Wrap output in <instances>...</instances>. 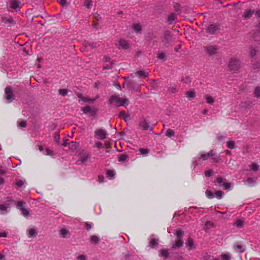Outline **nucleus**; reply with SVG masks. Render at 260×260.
Wrapping results in <instances>:
<instances>
[{"mask_svg": "<svg viewBox=\"0 0 260 260\" xmlns=\"http://www.w3.org/2000/svg\"><path fill=\"white\" fill-rule=\"evenodd\" d=\"M110 103L117 107L126 106L128 105V100L126 98H121L118 95H113L109 100Z\"/></svg>", "mask_w": 260, "mask_h": 260, "instance_id": "f257e3e1", "label": "nucleus"}, {"mask_svg": "<svg viewBox=\"0 0 260 260\" xmlns=\"http://www.w3.org/2000/svg\"><path fill=\"white\" fill-rule=\"evenodd\" d=\"M241 62L240 58L238 57H232L228 63V68L229 70L232 71H237L241 67Z\"/></svg>", "mask_w": 260, "mask_h": 260, "instance_id": "f03ea898", "label": "nucleus"}, {"mask_svg": "<svg viewBox=\"0 0 260 260\" xmlns=\"http://www.w3.org/2000/svg\"><path fill=\"white\" fill-rule=\"evenodd\" d=\"M175 234L176 236L177 239L176 240L175 243L172 245V247L173 248L175 249L183 245V241L182 238L183 235V233L180 230H178L175 232Z\"/></svg>", "mask_w": 260, "mask_h": 260, "instance_id": "7ed1b4c3", "label": "nucleus"}, {"mask_svg": "<svg viewBox=\"0 0 260 260\" xmlns=\"http://www.w3.org/2000/svg\"><path fill=\"white\" fill-rule=\"evenodd\" d=\"M5 97L8 103H10L14 99V95L13 93L12 89L10 87H7L5 89Z\"/></svg>", "mask_w": 260, "mask_h": 260, "instance_id": "20e7f679", "label": "nucleus"}, {"mask_svg": "<svg viewBox=\"0 0 260 260\" xmlns=\"http://www.w3.org/2000/svg\"><path fill=\"white\" fill-rule=\"evenodd\" d=\"M107 135L106 131L102 128H99L95 131V137L100 140H104Z\"/></svg>", "mask_w": 260, "mask_h": 260, "instance_id": "39448f33", "label": "nucleus"}, {"mask_svg": "<svg viewBox=\"0 0 260 260\" xmlns=\"http://www.w3.org/2000/svg\"><path fill=\"white\" fill-rule=\"evenodd\" d=\"M215 184L219 187H223L226 189H228L230 187V184L225 182L224 180L220 177L217 178Z\"/></svg>", "mask_w": 260, "mask_h": 260, "instance_id": "423d86ee", "label": "nucleus"}, {"mask_svg": "<svg viewBox=\"0 0 260 260\" xmlns=\"http://www.w3.org/2000/svg\"><path fill=\"white\" fill-rule=\"evenodd\" d=\"M25 204V203L22 201L18 202L17 203V207L18 209L21 211V214L24 217H27L29 215V211L23 207V206Z\"/></svg>", "mask_w": 260, "mask_h": 260, "instance_id": "0eeeda50", "label": "nucleus"}, {"mask_svg": "<svg viewBox=\"0 0 260 260\" xmlns=\"http://www.w3.org/2000/svg\"><path fill=\"white\" fill-rule=\"evenodd\" d=\"M213 156V151L211 150L208 153L201 152L199 154V159H202L204 160H207L210 157H211Z\"/></svg>", "mask_w": 260, "mask_h": 260, "instance_id": "6e6552de", "label": "nucleus"}, {"mask_svg": "<svg viewBox=\"0 0 260 260\" xmlns=\"http://www.w3.org/2000/svg\"><path fill=\"white\" fill-rule=\"evenodd\" d=\"M171 35L170 32L166 31L164 34V37L162 39V42L164 46H167L170 41L171 40Z\"/></svg>", "mask_w": 260, "mask_h": 260, "instance_id": "1a4fd4ad", "label": "nucleus"}, {"mask_svg": "<svg viewBox=\"0 0 260 260\" xmlns=\"http://www.w3.org/2000/svg\"><path fill=\"white\" fill-rule=\"evenodd\" d=\"M117 45L119 49H127L129 47V44L127 41L123 39H120Z\"/></svg>", "mask_w": 260, "mask_h": 260, "instance_id": "9d476101", "label": "nucleus"}, {"mask_svg": "<svg viewBox=\"0 0 260 260\" xmlns=\"http://www.w3.org/2000/svg\"><path fill=\"white\" fill-rule=\"evenodd\" d=\"M10 6L11 8L16 10L17 11H19L20 6V3L19 1L17 0H12L10 2Z\"/></svg>", "mask_w": 260, "mask_h": 260, "instance_id": "9b49d317", "label": "nucleus"}, {"mask_svg": "<svg viewBox=\"0 0 260 260\" xmlns=\"http://www.w3.org/2000/svg\"><path fill=\"white\" fill-rule=\"evenodd\" d=\"M207 52L210 55L214 54L217 50L216 46H208L206 48Z\"/></svg>", "mask_w": 260, "mask_h": 260, "instance_id": "f8f14e48", "label": "nucleus"}, {"mask_svg": "<svg viewBox=\"0 0 260 260\" xmlns=\"http://www.w3.org/2000/svg\"><path fill=\"white\" fill-rule=\"evenodd\" d=\"M258 51V47L251 46L249 49V54L250 57H253L257 54Z\"/></svg>", "mask_w": 260, "mask_h": 260, "instance_id": "ddd939ff", "label": "nucleus"}, {"mask_svg": "<svg viewBox=\"0 0 260 260\" xmlns=\"http://www.w3.org/2000/svg\"><path fill=\"white\" fill-rule=\"evenodd\" d=\"M186 245L189 250H192L196 248V245L194 243L193 240L190 238H189L187 239Z\"/></svg>", "mask_w": 260, "mask_h": 260, "instance_id": "4468645a", "label": "nucleus"}, {"mask_svg": "<svg viewBox=\"0 0 260 260\" xmlns=\"http://www.w3.org/2000/svg\"><path fill=\"white\" fill-rule=\"evenodd\" d=\"M105 64L104 68L106 69H111L112 67V62L110 61V58L108 56L104 57Z\"/></svg>", "mask_w": 260, "mask_h": 260, "instance_id": "2eb2a0df", "label": "nucleus"}, {"mask_svg": "<svg viewBox=\"0 0 260 260\" xmlns=\"http://www.w3.org/2000/svg\"><path fill=\"white\" fill-rule=\"evenodd\" d=\"M77 96L78 98H79L81 101H83L84 102H93L94 101V100L90 99L87 96H84L82 94H78Z\"/></svg>", "mask_w": 260, "mask_h": 260, "instance_id": "dca6fc26", "label": "nucleus"}, {"mask_svg": "<svg viewBox=\"0 0 260 260\" xmlns=\"http://www.w3.org/2000/svg\"><path fill=\"white\" fill-rule=\"evenodd\" d=\"M60 235L62 238H68L70 236V233L68 230L66 229L62 228L59 231Z\"/></svg>", "mask_w": 260, "mask_h": 260, "instance_id": "f3484780", "label": "nucleus"}, {"mask_svg": "<svg viewBox=\"0 0 260 260\" xmlns=\"http://www.w3.org/2000/svg\"><path fill=\"white\" fill-rule=\"evenodd\" d=\"M235 250L239 253H242L243 251V247L241 244L239 243H236L234 245Z\"/></svg>", "mask_w": 260, "mask_h": 260, "instance_id": "a211bd4d", "label": "nucleus"}, {"mask_svg": "<svg viewBox=\"0 0 260 260\" xmlns=\"http://www.w3.org/2000/svg\"><path fill=\"white\" fill-rule=\"evenodd\" d=\"M218 26L215 24H211L208 28V31L210 34H214L217 29Z\"/></svg>", "mask_w": 260, "mask_h": 260, "instance_id": "6ab92c4d", "label": "nucleus"}, {"mask_svg": "<svg viewBox=\"0 0 260 260\" xmlns=\"http://www.w3.org/2000/svg\"><path fill=\"white\" fill-rule=\"evenodd\" d=\"M139 127L144 130H146L149 127V125L145 120H142L139 123Z\"/></svg>", "mask_w": 260, "mask_h": 260, "instance_id": "aec40b11", "label": "nucleus"}, {"mask_svg": "<svg viewBox=\"0 0 260 260\" xmlns=\"http://www.w3.org/2000/svg\"><path fill=\"white\" fill-rule=\"evenodd\" d=\"M176 15L173 13L169 15L168 21L170 24H173L176 22Z\"/></svg>", "mask_w": 260, "mask_h": 260, "instance_id": "412c9836", "label": "nucleus"}, {"mask_svg": "<svg viewBox=\"0 0 260 260\" xmlns=\"http://www.w3.org/2000/svg\"><path fill=\"white\" fill-rule=\"evenodd\" d=\"M249 169L254 171L256 172L259 170V166L255 162H252L249 166Z\"/></svg>", "mask_w": 260, "mask_h": 260, "instance_id": "4be33fe9", "label": "nucleus"}, {"mask_svg": "<svg viewBox=\"0 0 260 260\" xmlns=\"http://www.w3.org/2000/svg\"><path fill=\"white\" fill-rule=\"evenodd\" d=\"M256 180V177L248 178L246 180V182L249 186H252L255 184Z\"/></svg>", "mask_w": 260, "mask_h": 260, "instance_id": "5701e85b", "label": "nucleus"}, {"mask_svg": "<svg viewBox=\"0 0 260 260\" xmlns=\"http://www.w3.org/2000/svg\"><path fill=\"white\" fill-rule=\"evenodd\" d=\"M186 95L189 100L193 99L196 96V93L193 90H190L186 92Z\"/></svg>", "mask_w": 260, "mask_h": 260, "instance_id": "b1692460", "label": "nucleus"}, {"mask_svg": "<svg viewBox=\"0 0 260 260\" xmlns=\"http://www.w3.org/2000/svg\"><path fill=\"white\" fill-rule=\"evenodd\" d=\"M36 234V231L34 229L31 228L27 230L28 237H32L35 236Z\"/></svg>", "mask_w": 260, "mask_h": 260, "instance_id": "393cba45", "label": "nucleus"}, {"mask_svg": "<svg viewBox=\"0 0 260 260\" xmlns=\"http://www.w3.org/2000/svg\"><path fill=\"white\" fill-rule=\"evenodd\" d=\"M115 174V172L113 170H108L107 171V173H106L107 177L108 178H109L110 179H113Z\"/></svg>", "mask_w": 260, "mask_h": 260, "instance_id": "a878e982", "label": "nucleus"}, {"mask_svg": "<svg viewBox=\"0 0 260 260\" xmlns=\"http://www.w3.org/2000/svg\"><path fill=\"white\" fill-rule=\"evenodd\" d=\"M133 28L135 31L138 32H140L142 29L141 25L138 23L134 24L133 26Z\"/></svg>", "mask_w": 260, "mask_h": 260, "instance_id": "bb28decb", "label": "nucleus"}, {"mask_svg": "<svg viewBox=\"0 0 260 260\" xmlns=\"http://www.w3.org/2000/svg\"><path fill=\"white\" fill-rule=\"evenodd\" d=\"M158 240L157 239H152L149 242V245L152 248H154L158 245Z\"/></svg>", "mask_w": 260, "mask_h": 260, "instance_id": "cd10ccee", "label": "nucleus"}, {"mask_svg": "<svg viewBox=\"0 0 260 260\" xmlns=\"http://www.w3.org/2000/svg\"><path fill=\"white\" fill-rule=\"evenodd\" d=\"M207 197L209 199H212L214 197V192L211 190H207L205 192Z\"/></svg>", "mask_w": 260, "mask_h": 260, "instance_id": "c85d7f7f", "label": "nucleus"}, {"mask_svg": "<svg viewBox=\"0 0 260 260\" xmlns=\"http://www.w3.org/2000/svg\"><path fill=\"white\" fill-rule=\"evenodd\" d=\"M253 39L255 41H260V33L259 31H256L252 36Z\"/></svg>", "mask_w": 260, "mask_h": 260, "instance_id": "c756f323", "label": "nucleus"}, {"mask_svg": "<svg viewBox=\"0 0 260 260\" xmlns=\"http://www.w3.org/2000/svg\"><path fill=\"white\" fill-rule=\"evenodd\" d=\"M169 255V253L167 250L162 249L160 251V256H163L165 258H167Z\"/></svg>", "mask_w": 260, "mask_h": 260, "instance_id": "7c9ffc66", "label": "nucleus"}, {"mask_svg": "<svg viewBox=\"0 0 260 260\" xmlns=\"http://www.w3.org/2000/svg\"><path fill=\"white\" fill-rule=\"evenodd\" d=\"M175 135L174 131L172 129H168L166 132V136L168 137H171Z\"/></svg>", "mask_w": 260, "mask_h": 260, "instance_id": "2f4dec72", "label": "nucleus"}, {"mask_svg": "<svg viewBox=\"0 0 260 260\" xmlns=\"http://www.w3.org/2000/svg\"><path fill=\"white\" fill-rule=\"evenodd\" d=\"M137 73L139 76L143 77L144 78L146 77L148 75L147 72L141 70L138 71Z\"/></svg>", "mask_w": 260, "mask_h": 260, "instance_id": "473e14b6", "label": "nucleus"}, {"mask_svg": "<svg viewBox=\"0 0 260 260\" xmlns=\"http://www.w3.org/2000/svg\"><path fill=\"white\" fill-rule=\"evenodd\" d=\"M205 99L206 100L208 104H213L214 102V99L212 97L208 95H205Z\"/></svg>", "mask_w": 260, "mask_h": 260, "instance_id": "72a5a7b5", "label": "nucleus"}, {"mask_svg": "<svg viewBox=\"0 0 260 260\" xmlns=\"http://www.w3.org/2000/svg\"><path fill=\"white\" fill-rule=\"evenodd\" d=\"M214 197L218 199H221L223 197V193L221 191H215L214 192Z\"/></svg>", "mask_w": 260, "mask_h": 260, "instance_id": "f704fd0d", "label": "nucleus"}, {"mask_svg": "<svg viewBox=\"0 0 260 260\" xmlns=\"http://www.w3.org/2000/svg\"><path fill=\"white\" fill-rule=\"evenodd\" d=\"M234 225L237 228H241L243 224V221L241 219H238L236 222L234 223Z\"/></svg>", "mask_w": 260, "mask_h": 260, "instance_id": "c9c22d12", "label": "nucleus"}, {"mask_svg": "<svg viewBox=\"0 0 260 260\" xmlns=\"http://www.w3.org/2000/svg\"><path fill=\"white\" fill-rule=\"evenodd\" d=\"M82 111L85 114H88L91 111V108L89 106H85L82 108Z\"/></svg>", "mask_w": 260, "mask_h": 260, "instance_id": "e433bc0d", "label": "nucleus"}, {"mask_svg": "<svg viewBox=\"0 0 260 260\" xmlns=\"http://www.w3.org/2000/svg\"><path fill=\"white\" fill-rule=\"evenodd\" d=\"M91 242L94 243H96L99 241V238L96 236H92L90 238Z\"/></svg>", "mask_w": 260, "mask_h": 260, "instance_id": "4c0bfd02", "label": "nucleus"}, {"mask_svg": "<svg viewBox=\"0 0 260 260\" xmlns=\"http://www.w3.org/2000/svg\"><path fill=\"white\" fill-rule=\"evenodd\" d=\"M227 147L230 149H233L235 147V143L232 141L227 142Z\"/></svg>", "mask_w": 260, "mask_h": 260, "instance_id": "58836bf2", "label": "nucleus"}, {"mask_svg": "<svg viewBox=\"0 0 260 260\" xmlns=\"http://www.w3.org/2000/svg\"><path fill=\"white\" fill-rule=\"evenodd\" d=\"M255 96L257 98L260 97V87L257 86L254 90Z\"/></svg>", "mask_w": 260, "mask_h": 260, "instance_id": "ea45409f", "label": "nucleus"}, {"mask_svg": "<svg viewBox=\"0 0 260 260\" xmlns=\"http://www.w3.org/2000/svg\"><path fill=\"white\" fill-rule=\"evenodd\" d=\"M223 260H229L230 258V254L229 253H223L221 255Z\"/></svg>", "mask_w": 260, "mask_h": 260, "instance_id": "a19ab883", "label": "nucleus"}, {"mask_svg": "<svg viewBox=\"0 0 260 260\" xmlns=\"http://www.w3.org/2000/svg\"><path fill=\"white\" fill-rule=\"evenodd\" d=\"M69 147L71 149H72L73 150L76 149L77 148V144H76V142H72L70 143L69 144Z\"/></svg>", "mask_w": 260, "mask_h": 260, "instance_id": "79ce46f5", "label": "nucleus"}, {"mask_svg": "<svg viewBox=\"0 0 260 260\" xmlns=\"http://www.w3.org/2000/svg\"><path fill=\"white\" fill-rule=\"evenodd\" d=\"M127 158V155L125 154H121L119 157L118 160L120 161H125Z\"/></svg>", "mask_w": 260, "mask_h": 260, "instance_id": "37998d69", "label": "nucleus"}, {"mask_svg": "<svg viewBox=\"0 0 260 260\" xmlns=\"http://www.w3.org/2000/svg\"><path fill=\"white\" fill-rule=\"evenodd\" d=\"M119 117L126 120V113L125 111H121L119 114Z\"/></svg>", "mask_w": 260, "mask_h": 260, "instance_id": "c03bdc74", "label": "nucleus"}, {"mask_svg": "<svg viewBox=\"0 0 260 260\" xmlns=\"http://www.w3.org/2000/svg\"><path fill=\"white\" fill-rule=\"evenodd\" d=\"M254 13L253 11L248 10L247 11L246 13H245V18H249L250 17L252 14Z\"/></svg>", "mask_w": 260, "mask_h": 260, "instance_id": "a18cd8bd", "label": "nucleus"}, {"mask_svg": "<svg viewBox=\"0 0 260 260\" xmlns=\"http://www.w3.org/2000/svg\"><path fill=\"white\" fill-rule=\"evenodd\" d=\"M67 92L68 91L66 89H61L59 90V93L62 96L66 95Z\"/></svg>", "mask_w": 260, "mask_h": 260, "instance_id": "49530a36", "label": "nucleus"}, {"mask_svg": "<svg viewBox=\"0 0 260 260\" xmlns=\"http://www.w3.org/2000/svg\"><path fill=\"white\" fill-rule=\"evenodd\" d=\"M8 208V206L4 204H1L0 205V210L1 211H5L7 210Z\"/></svg>", "mask_w": 260, "mask_h": 260, "instance_id": "de8ad7c7", "label": "nucleus"}, {"mask_svg": "<svg viewBox=\"0 0 260 260\" xmlns=\"http://www.w3.org/2000/svg\"><path fill=\"white\" fill-rule=\"evenodd\" d=\"M18 124L19 126L21 127H24L26 126V123L25 121L22 120L20 122H18Z\"/></svg>", "mask_w": 260, "mask_h": 260, "instance_id": "09e8293b", "label": "nucleus"}, {"mask_svg": "<svg viewBox=\"0 0 260 260\" xmlns=\"http://www.w3.org/2000/svg\"><path fill=\"white\" fill-rule=\"evenodd\" d=\"M85 5L87 8H90L91 6V1L90 0H86L84 2Z\"/></svg>", "mask_w": 260, "mask_h": 260, "instance_id": "8fccbe9b", "label": "nucleus"}, {"mask_svg": "<svg viewBox=\"0 0 260 260\" xmlns=\"http://www.w3.org/2000/svg\"><path fill=\"white\" fill-rule=\"evenodd\" d=\"M140 151L143 155L147 154L148 153V150L147 149L141 148Z\"/></svg>", "mask_w": 260, "mask_h": 260, "instance_id": "3c124183", "label": "nucleus"}, {"mask_svg": "<svg viewBox=\"0 0 260 260\" xmlns=\"http://www.w3.org/2000/svg\"><path fill=\"white\" fill-rule=\"evenodd\" d=\"M77 260H86V256L85 255H80L77 257Z\"/></svg>", "mask_w": 260, "mask_h": 260, "instance_id": "603ef678", "label": "nucleus"}, {"mask_svg": "<svg viewBox=\"0 0 260 260\" xmlns=\"http://www.w3.org/2000/svg\"><path fill=\"white\" fill-rule=\"evenodd\" d=\"M212 171L211 170L205 171V175L206 177H210L212 174Z\"/></svg>", "mask_w": 260, "mask_h": 260, "instance_id": "864d4df0", "label": "nucleus"}, {"mask_svg": "<svg viewBox=\"0 0 260 260\" xmlns=\"http://www.w3.org/2000/svg\"><path fill=\"white\" fill-rule=\"evenodd\" d=\"M23 184H24L23 181L21 180H19L17 181V182H16V185L19 187L22 186L23 185Z\"/></svg>", "mask_w": 260, "mask_h": 260, "instance_id": "5fc2aeb1", "label": "nucleus"}, {"mask_svg": "<svg viewBox=\"0 0 260 260\" xmlns=\"http://www.w3.org/2000/svg\"><path fill=\"white\" fill-rule=\"evenodd\" d=\"M158 57L161 59H164L165 58V54L163 53H160L158 55Z\"/></svg>", "mask_w": 260, "mask_h": 260, "instance_id": "6e6d98bb", "label": "nucleus"}, {"mask_svg": "<svg viewBox=\"0 0 260 260\" xmlns=\"http://www.w3.org/2000/svg\"><path fill=\"white\" fill-rule=\"evenodd\" d=\"M6 173L5 170L3 168V167L0 166V175H3Z\"/></svg>", "mask_w": 260, "mask_h": 260, "instance_id": "4d7b16f0", "label": "nucleus"}, {"mask_svg": "<svg viewBox=\"0 0 260 260\" xmlns=\"http://www.w3.org/2000/svg\"><path fill=\"white\" fill-rule=\"evenodd\" d=\"M218 213H220V214H222V215H224V214H226V217H225V218L226 219H228L229 217L231 215V214H227L226 213H223V212H218Z\"/></svg>", "mask_w": 260, "mask_h": 260, "instance_id": "13d9d810", "label": "nucleus"}, {"mask_svg": "<svg viewBox=\"0 0 260 260\" xmlns=\"http://www.w3.org/2000/svg\"><path fill=\"white\" fill-rule=\"evenodd\" d=\"M98 179L99 182L101 183L104 181V177L103 176H99Z\"/></svg>", "mask_w": 260, "mask_h": 260, "instance_id": "bf43d9fd", "label": "nucleus"}, {"mask_svg": "<svg viewBox=\"0 0 260 260\" xmlns=\"http://www.w3.org/2000/svg\"><path fill=\"white\" fill-rule=\"evenodd\" d=\"M59 3L61 6H64L67 4V0H59Z\"/></svg>", "mask_w": 260, "mask_h": 260, "instance_id": "052dcab7", "label": "nucleus"}, {"mask_svg": "<svg viewBox=\"0 0 260 260\" xmlns=\"http://www.w3.org/2000/svg\"><path fill=\"white\" fill-rule=\"evenodd\" d=\"M7 233L6 232L0 233V237H6Z\"/></svg>", "mask_w": 260, "mask_h": 260, "instance_id": "680f3d73", "label": "nucleus"}, {"mask_svg": "<svg viewBox=\"0 0 260 260\" xmlns=\"http://www.w3.org/2000/svg\"><path fill=\"white\" fill-rule=\"evenodd\" d=\"M87 230H89L91 228V225L89 223H86L85 224Z\"/></svg>", "mask_w": 260, "mask_h": 260, "instance_id": "e2e57ef3", "label": "nucleus"}, {"mask_svg": "<svg viewBox=\"0 0 260 260\" xmlns=\"http://www.w3.org/2000/svg\"><path fill=\"white\" fill-rule=\"evenodd\" d=\"M87 158H88L87 156H84V157H81V161L83 162H85V161H86Z\"/></svg>", "mask_w": 260, "mask_h": 260, "instance_id": "0e129e2a", "label": "nucleus"}, {"mask_svg": "<svg viewBox=\"0 0 260 260\" xmlns=\"http://www.w3.org/2000/svg\"><path fill=\"white\" fill-rule=\"evenodd\" d=\"M46 151H47V155H51L52 154V152L50 150H49L48 148L46 149Z\"/></svg>", "mask_w": 260, "mask_h": 260, "instance_id": "69168bd1", "label": "nucleus"}, {"mask_svg": "<svg viewBox=\"0 0 260 260\" xmlns=\"http://www.w3.org/2000/svg\"><path fill=\"white\" fill-rule=\"evenodd\" d=\"M256 31H259L260 33V22H259L256 26Z\"/></svg>", "mask_w": 260, "mask_h": 260, "instance_id": "338daca9", "label": "nucleus"}, {"mask_svg": "<svg viewBox=\"0 0 260 260\" xmlns=\"http://www.w3.org/2000/svg\"><path fill=\"white\" fill-rule=\"evenodd\" d=\"M95 145L97 147L100 148L102 146V144L100 142H99L96 143Z\"/></svg>", "mask_w": 260, "mask_h": 260, "instance_id": "774afa93", "label": "nucleus"}]
</instances>
